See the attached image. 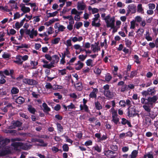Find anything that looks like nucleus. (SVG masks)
Here are the masks:
<instances>
[{"label":"nucleus","instance_id":"obj_63","mask_svg":"<svg viewBox=\"0 0 158 158\" xmlns=\"http://www.w3.org/2000/svg\"><path fill=\"white\" fill-rule=\"evenodd\" d=\"M112 77L109 74L108 75H107L105 77V80L107 81H109L111 79Z\"/></svg>","mask_w":158,"mask_h":158},{"label":"nucleus","instance_id":"obj_21","mask_svg":"<svg viewBox=\"0 0 158 158\" xmlns=\"http://www.w3.org/2000/svg\"><path fill=\"white\" fill-rule=\"evenodd\" d=\"M149 95L154 96L156 94V90L154 87H150L148 89Z\"/></svg>","mask_w":158,"mask_h":158},{"label":"nucleus","instance_id":"obj_52","mask_svg":"<svg viewBox=\"0 0 158 158\" xmlns=\"http://www.w3.org/2000/svg\"><path fill=\"white\" fill-rule=\"evenodd\" d=\"M68 110L70 111V110L75 108V105L72 103L70 104L67 106Z\"/></svg>","mask_w":158,"mask_h":158},{"label":"nucleus","instance_id":"obj_43","mask_svg":"<svg viewBox=\"0 0 158 158\" xmlns=\"http://www.w3.org/2000/svg\"><path fill=\"white\" fill-rule=\"evenodd\" d=\"M22 26L20 25L19 22H17L15 24V26L13 25V28L16 29L17 30L19 29Z\"/></svg>","mask_w":158,"mask_h":158},{"label":"nucleus","instance_id":"obj_49","mask_svg":"<svg viewBox=\"0 0 158 158\" xmlns=\"http://www.w3.org/2000/svg\"><path fill=\"white\" fill-rule=\"evenodd\" d=\"M101 47H104L105 49H106L107 48V44L106 42V40L105 39L104 41L103 42L101 43Z\"/></svg>","mask_w":158,"mask_h":158},{"label":"nucleus","instance_id":"obj_30","mask_svg":"<svg viewBox=\"0 0 158 158\" xmlns=\"http://www.w3.org/2000/svg\"><path fill=\"white\" fill-rule=\"evenodd\" d=\"M42 106H43V107H44V109L43 110L44 111L48 112V111H49L50 110V108L49 107H48L47 104L46 103H44L43 104Z\"/></svg>","mask_w":158,"mask_h":158},{"label":"nucleus","instance_id":"obj_35","mask_svg":"<svg viewBox=\"0 0 158 158\" xmlns=\"http://www.w3.org/2000/svg\"><path fill=\"white\" fill-rule=\"evenodd\" d=\"M56 125L58 131L60 132H62L63 131V128L61 125L60 123H57Z\"/></svg>","mask_w":158,"mask_h":158},{"label":"nucleus","instance_id":"obj_14","mask_svg":"<svg viewBox=\"0 0 158 158\" xmlns=\"http://www.w3.org/2000/svg\"><path fill=\"white\" fill-rule=\"evenodd\" d=\"M10 139L6 138L3 139L0 141V145L1 147H4L10 142Z\"/></svg>","mask_w":158,"mask_h":158},{"label":"nucleus","instance_id":"obj_42","mask_svg":"<svg viewBox=\"0 0 158 158\" xmlns=\"http://www.w3.org/2000/svg\"><path fill=\"white\" fill-rule=\"evenodd\" d=\"M143 107L145 110L147 111L148 112H150L151 109L149 106L144 105L143 106Z\"/></svg>","mask_w":158,"mask_h":158},{"label":"nucleus","instance_id":"obj_60","mask_svg":"<svg viewBox=\"0 0 158 158\" xmlns=\"http://www.w3.org/2000/svg\"><path fill=\"white\" fill-rule=\"evenodd\" d=\"M66 69L58 70V73L62 75H63L66 74Z\"/></svg>","mask_w":158,"mask_h":158},{"label":"nucleus","instance_id":"obj_29","mask_svg":"<svg viewBox=\"0 0 158 158\" xmlns=\"http://www.w3.org/2000/svg\"><path fill=\"white\" fill-rule=\"evenodd\" d=\"M94 104L95 107L98 110H100L102 109V106L98 101H97V102H95Z\"/></svg>","mask_w":158,"mask_h":158},{"label":"nucleus","instance_id":"obj_39","mask_svg":"<svg viewBox=\"0 0 158 158\" xmlns=\"http://www.w3.org/2000/svg\"><path fill=\"white\" fill-rule=\"evenodd\" d=\"M145 39L148 41H152V38L150 36L149 33L148 31H146L145 35Z\"/></svg>","mask_w":158,"mask_h":158},{"label":"nucleus","instance_id":"obj_48","mask_svg":"<svg viewBox=\"0 0 158 158\" xmlns=\"http://www.w3.org/2000/svg\"><path fill=\"white\" fill-rule=\"evenodd\" d=\"M81 12H79L78 11L75 9H73L71 11V13L72 14L74 15H77L78 14H79V13H81Z\"/></svg>","mask_w":158,"mask_h":158},{"label":"nucleus","instance_id":"obj_18","mask_svg":"<svg viewBox=\"0 0 158 158\" xmlns=\"http://www.w3.org/2000/svg\"><path fill=\"white\" fill-rule=\"evenodd\" d=\"M121 22L119 20H117L116 22V26H115V25H114V30L112 31V32L114 33L116 32L117 31L118 29L120 27V26L121 25Z\"/></svg>","mask_w":158,"mask_h":158},{"label":"nucleus","instance_id":"obj_27","mask_svg":"<svg viewBox=\"0 0 158 158\" xmlns=\"http://www.w3.org/2000/svg\"><path fill=\"white\" fill-rule=\"evenodd\" d=\"M92 149L98 152H100L102 151V147L101 146L99 147L98 145H96L92 148Z\"/></svg>","mask_w":158,"mask_h":158},{"label":"nucleus","instance_id":"obj_51","mask_svg":"<svg viewBox=\"0 0 158 158\" xmlns=\"http://www.w3.org/2000/svg\"><path fill=\"white\" fill-rule=\"evenodd\" d=\"M125 44L127 47H130L131 44V41L127 39H125Z\"/></svg>","mask_w":158,"mask_h":158},{"label":"nucleus","instance_id":"obj_36","mask_svg":"<svg viewBox=\"0 0 158 158\" xmlns=\"http://www.w3.org/2000/svg\"><path fill=\"white\" fill-rule=\"evenodd\" d=\"M60 37H56L54 38L52 41V44H56L58 43L60 40Z\"/></svg>","mask_w":158,"mask_h":158},{"label":"nucleus","instance_id":"obj_4","mask_svg":"<svg viewBox=\"0 0 158 158\" xmlns=\"http://www.w3.org/2000/svg\"><path fill=\"white\" fill-rule=\"evenodd\" d=\"M26 34L29 37V38L31 39H34L35 37H36L38 35V32L36 30H35L34 28L31 30L27 29L26 30Z\"/></svg>","mask_w":158,"mask_h":158},{"label":"nucleus","instance_id":"obj_5","mask_svg":"<svg viewBox=\"0 0 158 158\" xmlns=\"http://www.w3.org/2000/svg\"><path fill=\"white\" fill-rule=\"evenodd\" d=\"M94 16V17L93 18L92 22V25L93 26L99 27L101 25L100 23V20L99 19L100 17V15L99 14H97L95 15Z\"/></svg>","mask_w":158,"mask_h":158},{"label":"nucleus","instance_id":"obj_17","mask_svg":"<svg viewBox=\"0 0 158 158\" xmlns=\"http://www.w3.org/2000/svg\"><path fill=\"white\" fill-rule=\"evenodd\" d=\"M85 5L82 1L79 2L77 4V8L79 10H83L85 8Z\"/></svg>","mask_w":158,"mask_h":158},{"label":"nucleus","instance_id":"obj_9","mask_svg":"<svg viewBox=\"0 0 158 158\" xmlns=\"http://www.w3.org/2000/svg\"><path fill=\"white\" fill-rule=\"evenodd\" d=\"M23 82L26 84L32 85L37 84L38 82L35 80L28 78H24L23 79Z\"/></svg>","mask_w":158,"mask_h":158},{"label":"nucleus","instance_id":"obj_56","mask_svg":"<svg viewBox=\"0 0 158 158\" xmlns=\"http://www.w3.org/2000/svg\"><path fill=\"white\" fill-rule=\"evenodd\" d=\"M46 88L48 89H52V86L51 84L49 82H47L45 86Z\"/></svg>","mask_w":158,"mask_h":158},{"label":"nucleus","instance_id":"obj_37","mask_svg":"<svg viewBox=\"0 0 158 158\" xmlns=\"http://www.w3.org/2000/svg\"><path fill=\"white\" fill-rule=\"evenodd\" d=\"M103 153L105 155L108 156L110 154H114V151H113L111 150H107L104 151Z\"/></svg>","mask_w":158,"mask_h":158},{"label":"nucleus","instance_id":"obj_32","mask_svg":"<svg viewBox=\"0 0 158 158\" xmlns=\"http://www.w3.org/2000/svg\"><path fill=\"white\" fill-rule=\"evenodd\" d=\"M19 89L18 88L15 87L12 88L11 92L12 94H18L19 92Z\"/></svg>","mask_w":158,"mask_h":158},{"label":"nucleus","instance_id":"obj_53","mask_svg":"<svg viewBox=\"0 0 158 158\" xmlns=\"http://www.w3.org/2000/svg\"><path fill=\"white\" fill-rule=\"evenodd\" d=\"M58 13L57 11H56L52 13H48V15H49L48 17H54L56 16Z\"/></svg>","mask_w":158,"mask_h":158},{"label":"nucleus","instance_id":"obj_7","mask_svg":"<svg viewBox=\"0 0 158 158\" xmlns=\"http://www.w3.org/2000/svg\"><path fill=\"white\" fill-rule=\"evenodd\" d=\"M11 148L10 147L6 146L3 149L0 151V156H5L10 154L11 152Z\"/></svg>","mask_w":158,"mask_h":158},{"label":"nucleus","instance_id":"obj_46","mask_svg":"<svg viewBox=\"0 0 158 158\" xmlns=\"http://www.w3.org/2000/svg\"><path fill=\"white\" fill-rule=\"evenodd\" d=\"M86 63L87 65L89 66H93L95 64V63H93L92 61V60H87Z\"/></svg>","mask_w":158,"mask_h":158},{"label":"nucleus","instance_id":"obj_33","mask_svg":"<svg viewBox=\"0 0 158 158\" xmlns=\"http://www.w3.org/2000/svg\"><path fill=\"white\" fill-rule=\"evenodd\" d=\"M137 11L141 14L144 13L142 5L141 4H139L137 6Z\"/></svg>","mask_w":158,"mask_h":158},{"label":"nucleus","instance_id":"obj_20","mask_svg":"<svg viewBox=\"0 0 158 158\" xmlns=\"http://www.w3.org/2000/svg\"><path fill=\"white\" fill-rule=\"evenodd\" d=\"M25 102L24 98L21 96L19 97L15 100V102L18 104H22Z\"/></svg>","mask_w":158,"mask_h":158},{"label":"nucleus","instance_id":"obj_6","mask_svg":"<svg viewBox=\"0 0 158 158\" xmlns=\"http://www.w3.org/2000/svg\"><path fill=\"white\" fill-rule=\"evenodd\" d=\"M47 61L46 60H43L42 61L44 64L42 65L43 67L44 68H47L48 69L54 67L55 62L54 61H51V60H48Z\"/></svg>","mask_w":158,"mask_h":158},{"label":"nucleus","instance_id":"obj_50","mask_svg":"<svg viewBox=\"0 0 158 158\" xmlns=\"http://www.w3.org/2000/svg\"><path fill=\"white\" fill-rule=\"evenodd\" d=\"M38 64V62L35 60L32 61L31 62V66H33L32 69H35V67Z\"/></svg>","mask_w":158,"mask_h":158},{"label":"nucleus","instance_id":"obj_2","mask_svg":"<svg viewBox=\"0 0 158 158\" xmlns=\"http://www.w3.org/2000/svg\"><path fill=\"white\" fill-rule=\"evenodd\" d=\"M71 41L72 40L71 39H69L64 42V44L66 45L67 47L65 48V51L64 53L61 54L62 56L61 55H60V57H62L61 59H64L65 58L66 56L67 57H68L69 56L68 55L69 53V47H71L72 45L71 43Z\"/></svg>","mask_w":158,"mask_h":158},{"label":"nucleus","instance_id":"obj_45","mask_svg":"<svg viewBox=\"0 0 158 158\" xmlns=\"http://www.w3.org/2000/svg\"><path fill=\"white\" fill-rule=\"evenodd\" d=\"M145 123L148 126H149L151 124V120L150 118L146 117L145 118Z\"/></svg>","mask_w":158,"mask_h":158},{"label":"nucleus","instance_id":"obj_64","mask_svg":"<svg viewBox=\"0 0 158 158\" xmlns=\"http://www.w3.org/2000/svg\"><path fill=\"white\" fill-rule=\"evenodd\" d=\"M149 8L150 9L153 10L155 7V5L153 3H149L148 4Z\"/></svg>","mask_w":158,"mask_h":158},{"label":"nucleus","instance_id":"obj_34","mask_svg":"<svg viewBox=\"0 0 158 158\" xmlns=\"http://www.w3.org/2000/svg\"><path fill=\"white\" fill-rule=\"evenodd\" d=\"M28 58V56L27 55L23 56L18 55L16 56V59H27Z\"/></svg>","mask_w":158,"mask_h":158},{"label":"nucleus","instance_id":"obj_16","mask_svg":"<svg viewBox=\"0 0 158 158\" xmlns=\"http://www.w3.org/2000/svg\"><path fill=\"white\" fill-rule=\"evenodd\" d=\"M98 92V89L97 88L94 89L90 93L89 95V97L90 98H96L97 97V94Z\"/></svg>","mask_w":158,"mask_h":158},{"label":"nucleus","instance_id":"obj_11","mask_svg":"<svg viewBox=\"0 0 158 158\" xmlns=\"http://www.w3.org/2000/svg\"><path fill=\"white\" fill-rule=\"evenodd\" d=\"M158 99L157 95H154L152 97H149L147 99L148 104L152 105L153 103H155Z\"/></svg>","mask_w":158,"mask_h":158},{"label":"nucleus","instance_id":"obj_23","mask_svg":"<svg viewBox=\"0 0 158 158\" xmlns=\"http://www.w3.org/2000/svg\"><path fill=\"white\" fill-rule=\"evenodd\" d=\"M83 63L80 61H78L77 63L75 64V69L77 70H79L83 67Z\"/></svg>","mask_w":158,"mask_h":158},{"label":"nucleus","instance_id":"obj_55","mask_svg":"<svg viewBox=\"0 0 158 158\" xmlns=\"http://www.w3.org/2000/svg\"><path fill=\"white\" fill-rule=\"evenodd\" d=\"M37 142H39L40 143H42L41 146L43 147H46L47 145V143H44V141L41 139H39L38 140Z\"/></svg>","mask_w":158,"mask_h":158},{"label":"nucleus","instance_id":"obj_12","mask_svg":"<svg viewBox=\"0 0 158 158\" xmlns=\"http://www.w3.org/2000/svg\"><path fill=\"white\" fill-rule=\"evenodd\" d=\"M11 124H12V125L9 127V128L10 129H15L16 127L21 126L22 123L19 121H13L11 122Z\"/></svg>","mask_w":158,"mask_h":158},{"label":"nucleus","instance_id":"obj_19","mask_svg":"<svg viewBox=\"0 0 158 158\" xmlns=\"http://www.w3.org/2000/svg\"><path fill=\"white\" fill-rule=\"evenodd\" d=\"M71 40L74 43L77 42H80L83 40V37L81 36H77L71 37L70 38Z\"/></svg>","mask_w":158,"mask_h":158},{"label":"nucleus","instance_id":"obj_54","mask_svg":"<svg viewBox=\"0 0 158 158\" xmlns=\"http://www.w3.org/2000/svg\"><path fill=\"white\" fill-rule=\"evenodd\" d=\"M81 13H79L75 15L74 17V19L76 21H79L80 20V15Z\"/></svg>","mask_w":158,"mask_h":158},{"label":"nucleus","instance_id":"obj_15","mask_svg":"<svg viewBox=\"0 0 158 158\" xmlns=\"http://www.w3.org/2000/svg\"><path fill=\"white\" fill-rule=\"evenodd\" d=\"M91 48L93 51L94 52H98V51L100 50V46H99L98 44L97 43H95L94 44L91 45Z\"/></svg>","mask_w":158,"mask_h":158},{"label":"nucleus","instance_id":"obj_61","mask_svg":"<svg viewBox=\"0 0 158 158\" xmlns=\"http://www.w3.org/2000/svg\"><path fill=\"white\" fill-rule=\"evenodd\" d=\"M10 56V55L9 53L5 52L2 55V57L4 59L9 58Z\"/></svg>","mask_w":158,"mask_h":158},{"label":"nucleus","instance_id":"obj_3","mask_svg":"<svg viewBox=\"0 0 158 158\" xmlns=\"http://www.w3.org/2000/svg\"><path fill=\"white\" fill-rule=\"evenodd\" d=\"M104 20L106 24V26L107 27H110L111 29L114 30V23L115 19L114 17L111 18L109 15L106 16Z\"/></svg>","mask_w":158,"mask_h":158},{"label":"nucleus","instance_id":"obj_31","mask_svg":"<svg viewBox=\"0 0 158 158\" xmlns=\"http://www.w3.org/2000/svg\"><path fill=\"white\" fill-rule=\"evenodd\" d=\"M75 87L76 89L80 91L82 89V85L80 83H77L75 85Z\"/></svg>","mask_w":158,"mask_h":158},{"label":"nucleus","instance_id":"obj_10","mask_svg":"<svg viewBox=\"0 0 158 158\" xmlns=\"http://www.w3.org/2000/svg\"><path fill=\"white\" fill-rule=\"evenodd\" d=\"M19 7L20 8V10L24 14L29 13L31 10L29 7L26 6L25 4L23 3H21L20 4Z\"/></svg>","mask_w":158,"mask_h":158},{"label":"nucleus","instance_id":"obj_22","mask_svg":"<svg viewBox=\"0 0 158 158\" xmlns=\"http://www.w3.org/2000/svg\"><path fill=\"white\" fill-rule=\"evenodd\" d=\"M104 94L106 97L110 98L113 96L112 93L109 90L104 91Z\"/></svg>","mask_w":158,"mask_h":158},{"label":"nucleus","instance_id":"obj_38","mask_svg":"<svg viewBox=\"0 0 158 158\" xmlns=\"http://www.w3.org/2000/svg\"><path fill=\"white\" fill-rule=\"evenodd\" d=\"M74 48L76 50H79L80 52L82 51L83 49L81 48V46L78 44H76L73 46Z\"/></svg>","mask_w":158,"mask_h":158},{"label":"nucleus","instance_id":"obj_57","mask_svg":"<svg viewBox=\"0 0 158 158\" xmlns=\"http://www.w3.org/2000/svg\"><path fill=\"white\" fill-rule=\"evenodd\" d=\"M63 150L64 152H67L69 150V148L67 144H64L62 147Z\"/></svg>","mask_w":158,"mask_h":158},{"label":"nucleus","instance_id":"obj_58","mask_svg":"<svg viewBox=\"0 0 158 158\" xmlns=\"http://www.w3.org/2000/svg\"><path fill=\"white\" fill-rule=\"evenodd\" d=\"M94 73L98 75H100L101 73V70L98 68H96L94 70Z\"/></svg>","mask_w":158,"mask_h":158},{"label":"nucleus","instance_id":"obj_40","mask_svg":"<svg viewBox=\"0 0 158 158\" xmlns=\"http://www.w3.org/2000/svg\"><path fill=\"white\" fill-rule=\"evenodd\" d=\"M112 118L111 121L114 122L115 124H117L119 121V118L117 116L112 117Z\"/></svg>","mask_w":158,"mask_h":158},{"label":"nucleus","instance_id":"obj_1","mask_svg":"<svg viewBox=\"0 0 158 158\" xmlns=\"http://www.w3.org/2000/svg\"><path fill=\"white\" fill-rule=\"evenodd\" d=\"M21 140V139L19 138H13L11 139V141L12 142H13L11 144V145L14 147L15 150H19L20 149H22L26 150L28 149V146L26 145L25 144L21 142H15V141H20Z\"/></svg>","mask_w":158,"mask_h":158},{"label":"nucleus","instance_id":"obj_13","mask_svg":"<svg viewBox=\"0 0 158 158\" xmlns=\"http://www.w3.org/2000/svg\"><path fill=\"white\" fill-rule=\"evenodd\" d=\"M54 27L55 29H58V31L59 32H63L66 29V27L65 26L60 24L59 23H55L54 26Z\"/></svg>","mask_w":158,"mask_h":158},{"label":"nucleus","instance_id":"obj_47","mask_svg":"<svg viewBox=\"0 0 158 158\" xmlns=\"http://www.w3.org/2000/svg\"><path fill=\"white\" fill-rule=\"evenodd\" d=\"M23 15V14H22L21 15L20 14L19 12H17L16 13H15L14 15V17L13 19L14 20L16 19H18L20 18L21 16Z\"/></svg>","mask_w":158,"mask_h":158},{"label":"nucleus","instance_id":"obj_26","mask_svg":"<svg viewBox=\"0 0 158 158\" xmlns=\"http://www.w3.org/2000/svg\"><path fill=\"white\" fill-rule=\"evenodd\" d=\"M16 31L14 29L11 28L10 29L9 31H7V35L9 36L11 35H14L16 33Z\"/></svg>","mask_w":158,"mask_h":158},{"label":"nucleus","instance_id":"obj_8","mask_svg":"<svg viewBox=\"0 0 158 158\" xmlns=\"http://www.w3.org/2000/svg\"><path fill=\"white\" fill-rule=\"evenodd\" d=\"M128 116L130 117H133L137 115L139 116V114L136 113V110L134 108H131L129 109V107L128 108Z\"/></svg>","mask_w":158,"mask_h":158},{"label":"nucleus","instance_id":"obj_41","mask_svg":"<svg viewBox=\"0 0 158 158\" xmlns=\"http://www.w3.org/2000/svg\"><path fill=\"white\" fill-rule=\"evenodd\" d=\"M131 25L130 28L131 29H134L135 28V26L136 25L135 21L134 20H133L130 22Z\"/></svg>","mask_w":158,"mask_h":158},{"label":"nucleus","instance_id":"obj_62","mask_svg":"<svg viewBox=\"0 0 158 158\" xmlns=\"http://www.w3.org/2000/svg\"><path fill=\"white\" fill-rule=\"evenodd\" d=\"M119 104L121 106L124 107L126 106V102L124 100H121L120 101Z\"/></svg>","mask_w":158,"mask_h":158},{"label":"nucleus","instance_id":"obj_44","mask_svg":"<svg viewBox=\"0 0 158 158\" xmlns=\"http://www.w3.org/2000/svg\"><path fill=\"white\" fill-rule=\"evenodd\" d=\"M83 23L81 22L76 23L74 25V27L77 29H79L82 26Z\"/></svg>","mask_w":158,"mask_h":158},{"label":"nucleus","instance_id":"obj_59","mask_svg":"<svg viewBox=\"0 0 158 158\" xmlns=\"http://www.w3.org/2000/svg\"><path fill=\"white\" fill-rule=\"evenodd\" d=\"M11 41L12 42L13 44H19L17 42L16 40L15 39V37L12 36L10 38Z\"/></svg>","mask_w":158,"mask_h":158},{"label":"nucleus","instance_id":"obj_28","mask_svg":"<svg viewBox=\"0 0 158 158\" xmlns=\"http://www.w3.org/2000/svg\"><path fill=\"white\" fill-rule=\"evenodd\" d=\"M138 153L137 151L134 150L132 152L131 154L129 156L131 158H135L137 155Z\"/></svg>","mask_w":158,"mask_h":158},{"label":"nucleus","instance_id":"obj_24","mask_svg":"<svg viewBox=\"0 0 158 158\" xmlns=\"http://www.w3.org/2000/svg\"><path fill=\"white\" fill-rule=\"evenodd\" d=\"M152 85V82L151 81H150L146 82L145 83H142V84L140 85L139 86L142 88L147 87L150 86Z\"/></svg>","mask_w":158,"mask_h":158},{"label":"nucleus","instance_id":"obj_25","mask_svg":"<svg viewBox=\"0 0 158 158\" xmlns=\"http://www.w3.org/2000/svg\"><path fill=\"white\" fill-rule=\"evenodd\" d=\"M27 109L29 112L32 114H35L36 111L35 108L33 107L31 105H28Z\"/></svg>","mask_w":158,"mask_h":158}]
</instances>
